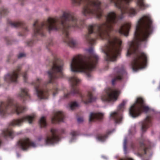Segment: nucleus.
Segmentation results:
<instances>
[{"label": "nucleus", "instance_id": "f257e3e1", "mask_svg": "<svg viewBox=\"0 0 160 160\" xmlns=\"http://www.w3.org/2000/svg\"><path fill=\"white\" fill-rule=\"evenodd\" d=\"M111 3L119 9L121 14L117 16L113 12H108L106 15V22L101 24L89 25L88 27V32L85 36L86 41L89 44L93 45L95 39L98 38L107 41L103 52L105 59L108 61H114L116 59L121 50V40L111 32L113 30V27L118 24L119 19L123 17V14L128 13L130 17L135 16L140 10H144L148 7L145 0H109Z\"/></svg>", "mask_w": 160, "mask_h": 160}, {"label": "nucleus", "instance_id": "f03ea898", "mask_svg": "<svg viewBox=\"0 0 160 160\" xmlns=\"http://www.w3.org/2000/svg\"><path fill=\"white\" fill-rule=\"evenodd\" d=\"M84 24V21L78 20L74 13L69 10L65 11L59 17H49L46 21L40 23L38 20L36 21L33 24V38H37V36L38 35L44 36L45 29H47L49 32L52 30L61 31L64 37V41L70 47H74L76 42L70 37L69 31L71 28H80Z\"/></svg>", "mask_w": 160, "mask_h": 160}, {"label": "nucleus", "instance_id": "7ed1b4c3", "mask_svg": "<svg viewBox=\"0 0 160 160\" xmlns=\"http://www.w3.org/2000/svg\"><path fill=\"white\" fill-rule=\"evenodd\" d=\"M154 28L153 21L149 15H145L138 21L134 34V40L129 42L127 55H132L133 59L131 63L132 70L137 71L145 68L148 62L147 55L139 50L141 42L148 41Z\"/></svg>", "mask_w": 160, "mask_h": 160}, {"label": "nucleus", "instance_id": "20e7f679", "mask_svg": "<svg viewBox=\"0 0 160 160\" xmlns=\"http://www.w3.org/2000/svg\"><path fill=\"white\" fill-rule=\"evenodd\" d=\"M52 66L48 72L49 80L47 82H44L43 80L39 78L36 81L32 82L34 85L35 92L38 98L41 99L48 98L49 92L52 93L53 96L57 94L59 91L56 87H54L52 90H49L44 88L48 83L54 82L57 79L63 77L62 72L63 62L60 59H56L52 63Z\"/></svg>", "mask_w": 160, "mask_h": 160}, {"label": "nucleus", "instance_id": "39448f33", "mask_svg": "<svg viewBox=\"0 0 160 160\" xmlns=\"http://www.w3.org/2000/svg\"><path fill=\"white\" fill-rule=\"evenodd\" d=\"M87 51L89 55L86 57L78 55L74 57L70 64L71 71L74 72H82L86 74L88 79L92 77L91 71L94 70L99 60V57L90 47Z\"/></svg>", "mask_w": 160, "mask_h": 160}, {"label": "nucleus", "instance_id": "423d86ee", "mask_svg": "<svg viewBox=\"0 0 160 160\" xmlns=\"http://www.w3.org/2000/svg\"><path fill=\"white\" fill-rule=\"evenodd\" d=\"M75 6L83 5L82 12L88 18L95 16L100 19L102 16L103 10L102 3L99 0H71Z\"/></svg>", "mask_w": 160, "mask_h": 160}, {"label": "nucleus", "instance_id": "0eeeda50", "mask_svg": "<svg viewBox=\"0 0 160 160\" xmlns=\"http://www.w3.org/2000/svg\"><path fill=\"white\" fill-rule=\"evenodd\" d=\"M69 80L70 82L71 89L70 92L64 94V98H68L71 95L77 94L80 97L82 102L85 104L93 102L96 99V97L92 95L91 91H88L86 95L82 94L77 87L80 83V80L76 76L71 77Z\"/></svg>", "mask_w": 160, "mask_h": 160}, {"label": "nucleus", "instance_id": "6e6552de", "mask_svg": "<svg viewBox=\"0 0 160 160\" xmlns=\"http://www.w3.org/2000/svg\"><path fill=\"white\" fill-rule=\"evenodd\" d=\"M26 109L25 107L14 102L13 99L10 98L6 102L0 101V115L2 116L13 113L18 115L25 111Z\"/></svg>", "mask_w": 160, "mask_h": 160}, {"label": "nucleus", "instance_id": "1a4fd4ad", "mask_svg": "<svg viewBox=\"0 0 160 160\" xmlns=\"http://www.w3.org/2000/svg\"><path fill=\"white\" fill-rule=\"evenodd\" d=\"M35 118V115H27L24 116L21 118L14 119L9 125L8 128L3 130L2 135L5 138L9 137L12 138L13 137L14 132L11 127L15 126H20L24 122L28 121L29 123H31Z\"/></svg>", "mask_w": 160, "mask_h": 160}, {"label": "nucleus", "instance_id": "9d476101", "mask_svg": "<svg viewBox=\"0 0 160 160\" xmlns=\"http://www.w3.org/2000/svg\"><path fill=\"white\" fill-rule=\"evenodd\" d=\"M149 110V108L144 105L143 99L141 97L137 98L135 103L132 105L129 109L130 115L133 118L139 116L142 112H147Z\"/></svg>", "mask_w": 160, "mask_h": 160}, {"label": "nucleus", "instance_id": "9b49d317", "mask_svg": "<svg viewBox=\"0 0 160 160\" xmlns=\"http://www.w3.org/2000/svg\"><path fill=\"white\" fill-rule=\"evenodd\" d=\"M131 148L135 152V154L138 156L141 157L146 153L148 149H150L151 143L149 141H147L142 138L139 141V144L132 143Z\"/></svg>", "mask_w": 160, "mask_h": 160}, {"label": "nucleus", "instance_id": "f8f14e48", "mask_svg": "<svg viewBox=\"0 0 160 160\" xmlns=\"http://www.w3.org/2000/svg\"><path fill=\"white\" fill-rule=\"evenodd\" d=\"M120 91L116 89L108 88L106 89L105 94L101 96L102 101L106 102H114L117 100Z\"/></svg>", "mask_w": 160, "mask_h": 160}, {"label": "nucleus", "instance_id": "ddd939ff", "mask_svg": "<svg viewBox=\"0 0 160 160\" xmlns=\"http://www.w3.org/2000/svg\"><path fill=\"white\" fill-rule=\"evenodd\" d=\"M65 130L61 129L60 130L52 128L50 130L51 135L47 136L45 142L47 144H52L58 142L60 140V132L64 133Z\"/></svg>", "mask_w": 160, "mask_h": 160}, {"label": "nucleus", "instance_id": "4468645a", "mask_svg": "<svg viewBox=\"0 0 160 160\" xmlns=\"http://www.w3.org/2000/svg\"><path fill=\"white\" fill-rule=\"evenodd\" d=\"M126 72L123 65L118 66L116 67L114 70V73L112 75L113 78L112 83L114 85L116 81L121 80L123 77L126 74Z\"/></svg>", "mask_w": 160, "mask_h": 160}, {"label": "nucleus", "instance_id": "2eb2a0df", "mask_svg": "<svg viewBox=\"0 0 160 160\" xmlns=\"http://www.w3.org/2000/svg\"><path fill=\"white\" fill-rule=\"evenodd\" d=\"M21 69L20 65L18 66L16 69L5 76V80L8 82H16L19 75L21 74Z\"/></svg>", "mask_w": 160, "mask_h": 160}, {"label": "nucleus", "instance_id": "dca6fc26", "mask_svg": "<svg viewBox=\"0 0 160 160\" xmlns=\"http://www.w3.org/2000/svg\"><path fill=\"white\" fill-rule=\"evenodd\" d=\"M126 103L125 101H123L118 106V110L111 113L110 117L113 119L116 123H119L122 119V114L121 112L123 111L124 106Z\"/></svg>", "mask_w": 160, "mask_h": 160}, {"label": "nucleus", "instance_id": "f3484780", "mask_svg": "<svg viewBox=\"0 0 160 160\" xmlns=\"http://www.w3.org/2000/svg\"><path fill=\"white\" fill-rule=\"evenodd\" d=\"M18 147L23 150H27L30 147H35V143L29 138H25L20 139L17 143Z\"/></svg>", "mask_w": 160, "mask_h": 160}, {"label": "nucleus", "instance_id": "a211bd4d", "mask_svg": "<svg viewBox=\"0 0 160 160\" xmlns=\"http://www.w3.org/2000/svg\"><path fill=\"white\" fill-rule=\"evenodd\" d=\"M8 23L12 27H21L22 28V31L21 32H20L18 34V35L20 36H25L28 31V30L27 28L25 26L24 23L22 22H13L11 21H9Z\"/></svg>", "mask_w": 160, "mask_h": 160}, {"label": "nucleus", "instance_id": "6ab92c4d", "mask_svg": "<svg viewBox=\"0 0 160 160\" xmlns=\"http://www.w3.org/2000/svg\"><path fill=\"white\" fill-rule=\"evenodd\" d=\"M64 118V113L62 111H57L55 112L53 116L51 119L52 123H55L60 122H63Z\"/></svg>", "mask_w": 160, "mask_h": 160}, {"label": "nucleus", "instance_id": "aec40b11", "mask_svg": "<svg viewBox=\"0 0 160 160\" xmlns=\"http://www.w3.org/2000/svg\"><path fill=\"white\" fill-rule=\"evenodd\" d=\"M130 27V23H125L120 27L118 30V32L121 34L127 36H128Z\"/></svg>", "mask_w": 160, "mask_h": 160}, {"label": "nucleus", "instance_id": "412c9836", "mask_svg": "<svg viewBox=\"0 0 160 160\" xmlns=\"http://www.w3.org/2000/svg\"><path fill=\"white\" fill-rule=\"evenodd\" d=\"M152 119L151 117L147 116L144 121L142 122L141 129L143 132H145L148 128L152 125Z\"/></svg>", "mask_w": 160, "mask_h": 160}, {"label": "nucleus", "instance_id": "4be33fe9", "mask_svg": "<svg viewBox=\"0 0 160 160\" xmlns=\"http://www.w3.org/2000/svg\"><path fill=\"white\" fill-rule=\"evenodd\" d=\"M28 92V89L26 88L22 89L21 92L18 94V97L24 101L28 100L30 98Z\"/></svg>", "mask_w": 160, "mask_h": 160}, {"label": "nucleus", "instance_id": "5701e85b", "mask_svg": "<svg viewBox=\"0 0 160 160\" xmlns=\"http://www.w3.org/2000/svg\"><path fill=\"white\" fill-rule=\"evenodd\" d=\"M103 115L101 113H91L89 116V120L91 122L96 120H100L103 118Z\"/></svg>", "mask_w": 160, "mask_h": 160}, {"label": "nucleus", "instance_id": "b1692460", "mask_svg": "<svg viewBox=\"0 0 160 160\" xmlns=\"http://www.w3.org/2000/svg\"><path fill=\"white\" fill-rule=\"evenodd\" d=\"M112 132L111 131H109L108 133L107 134H98L96 137L98 141L103 142L104 141L108 136V135L110 134Z\"/></svg>", "mask_w": 160, "mask_h": 160}, {"label": "nucleus", "instance_id": "393cba45", "mask_svg": "<svg viewBox=\"0 0 160 160\" xmlns=\"http://www.w3.org/2000/svg\"><path fill=\"white\" fill-rule=\"evenodd\" d=\"M39 123L41 128L44 127L47 125L46 118L45 117H42L39 121Z\"/></svg>", "mask_w": 160, "mask_h": 160}, {"label": "nucleus", "instance_id": "a878e982", "mask_svg": "<svg viewBox=\"0 0 160 160\" xmlns=\"http://www.w3.org/2000/svg\"><path fill=\"white\" fill-rule=\"evenodd\" d=\"M79 134V132L76 131H72L70 133L72 136L70 141L72 142L75 138Z\"/></svg>", "mask_w": 160, "mask_h": 160}, {"label": "nucleus", "instance_id": "bb28decb", "mask_svg": "<svg viewBox=\"0 0 160 160\" xmlns=\"http://www.w3.org/2000/svg\"><path fill=\"white\" fill-rule=\"evenodd\" d=\"M9 12L6 9L2 8L0 9V15L3 16L8 14Z\"/></svg>", "mask_w": 160, "mask_h": 160}, {"label": "nucleus", "instance_id": "cd10ccee", "mask_svg": "<svg viewBox=\"0 0 160 160\" xmlns=\"http://www.w3.org/2000/svg\"><path fill=\"white\" fill-rule=\"evenodd\" d=\"M78 106V104L76 102H71L70 108L71 110H73Z\"/></svg>", "mask_w": 160, "mask_h": 160}, {"label": "nucleus", "instance_id": "c85d7f7f", "mask_svg": "<svg viewBox=\"0 0 160 160\" xmlns=\"http://www.w3.org/2000/svg\"><path fill=\"white\" fill-rule=\"evenodd\" d=\"M22 77H23L24 80V82H27V72H23L22 74Z\"/></svg>", "mask_w": 160, "mask_h": 160}, {"label": "nucleus", "instance_id": "c756f323", "mask_svg": "<svg viewBox=\"0 0 160 160\" xmlns=\"http://www.w3.org/2000/svg\"><path fill=\"white\" fill-rule=\"evenodd\" d=\"M34 43V40H32L31 41H28L27 42V45L28 46H31Z\"/></svg>", "mask_w": 160, "mask_h": 160}, {"label": "nucleus", "instance_id": "7c9ffc66", "mask_svg": "<svg viewBox=\"0 0 160 160\" xmlns=\"http://www.w3.org/2000/svg\"><path fill=\"white\" fill-rule=\"evenodd\" d=\"M25 56V54L22 53H21L18 55V58H21L22 57H24Z\"/></svg>", "mask_w": 160, "mask_h": 160}, {"label": "nucleus", "instance_id": "2f4dec72", "mask_svg": "<svg viewBox=\"0 0 160 160\" xmlns=\"http://www.w3.org/2000/svg\"><path fill=\"white\" fill-rule=\"evenodd\" d=\"M77 120L79 122H81L83 121V118H82L79 117L78 118Z\"/></svg>", "mask_w": 160, "mask_h": 160}, {"label": "nucleus", "instance_id": "473e14b6", "mask_svg": "<svg viewBox=\"0 0 160 160\" xmlns=\"http://www.w3.org/2000/svg\"><path fill=\"white\" fill-rule=\"evenodd\" d=\"M120 160H133L132 158L128 157H126L123 159H121Z\"/></svg>", "mask_w": 160, "mask_h": 160}, {"label": "nucleus", "instance_id": "72a5a7b5", "mask_svg": "<svg viewBox=\"0 0 160 160\" xmlns=\"http://www.w3.org/2000/svg\"><path fill=\"white\" fill-rule=\"evenodd\" d=\"M126 141H125L124 142V149H126Z\"/></svg>", "mask_w": 160, "mask_h": 160}, {"label": "nucleus", "instance_id": "f704fd0d", "mask_svg": "<svg viewBox=\"0 0 160 160\" xmlns=\"http://www.w3.org/2000/svg\"><path fill=\"white\" fill-rule=\"evenodd\" d=\"M11 41L9 40H7V43L8 44H11V42H10Z\"/></svg>", "mask_w": 160, "mask_h": 160}, {"label": "nucleus", "instance_id": "c9c22d12", "mask_svg": "<svg viewBox=\"0 0 160 160\" xmlns=\"http://www.w3.org/2000/svg\"><path fill=\"white\" fill-rule=\"evenodd\" d=\"M24 0H19V1L20 2H21V5H23V3L22 2H24Z\"/></svg>", "mask_w": 160, "mask_h": 160}, {"label": "nucleus", "instance_id": "e433bc0d", "mask_svg": "<svg viewBox=\"0 0 160 160\" xmlns=\"http://www.w3.org/2000/svg\"><path fill=\"white\" fill-rule=\"evenodd\" d=\"M53 43L52 41H51L49 43V45H52Z\"/></svg>", "mask_w": 160, "mask_h": 160}, {"label": "nucleus", "instance_id": "4c0bfd02", "mask_svg": "<svg viewBox=\"0 0 160 160\" xmlns=\"http://www.w3.org/2000/svg\"><path fill=\"white\" fill-rule=\"evenodd\" d=\"M1 143H2L1 140L0 139V146H1Z\"/></svg>", "mask_w": 160, "mask_h": 160}]
</instances>
